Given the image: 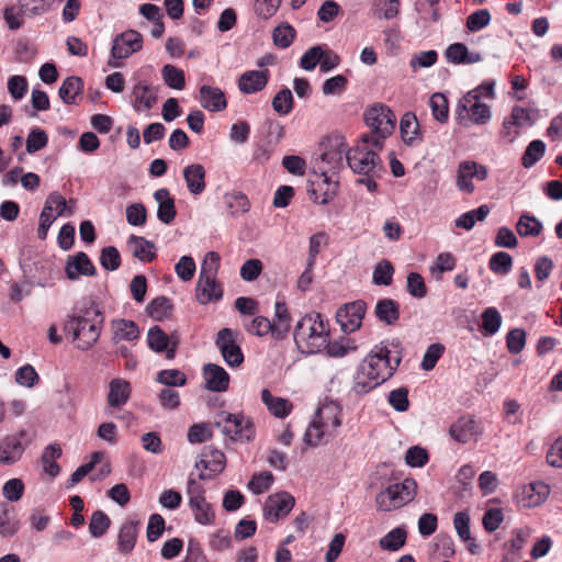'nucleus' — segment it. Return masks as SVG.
<instances>
[{
  "label": "nucleus",
  "mask_w": 562,
  "mask_h": 562,
  "mask_svg": "<svg viewBox=\"0 0 562 562\" xmlns=\"http://www.w3.org/2000/svg\"><path fill=\"white\" fill-rule=\"evenodd\" d=\"M182 173L190 193L199 195L205 190V169L201 164L184 167Z\"/></svg>",
  "instance_id": "c756f323"
},
{
  "label": "nucleus",
  "mask_w": 562,
  "mask_h": 562,
  "mask_svg": "<svg viewBox=\"0 0 562 562\" xmlns=\"http://www.w3.org/2000/svg\"><path fill=\"white\" fill-rule=\"evenodd\" d=\"M82 89V79L76 76H70L63 81L58 93L64 103L74 104L76 103L77 95L81 93Z\"/></svg>",
  "instance_id": "4c0bfd02"
},
{
  "label": "nucleus",
  "mask_w": 562,
  "mask_h": 562,
  "mask_svg": "<svg viewBox=\"0 0 562 562\" xmlns=\"http://www.w3.org/2000/svg\"><path fill=\"white\" fill-rule=\"evenodd\" d=\"M189 506L194 515L196 522L201 525H211L214 522L215 514L210 503L206 499H200L189 503Z\"/></svg>",
  "instance_id": "c03bdc74"
},
{
  "label": "nucleus",
  "mask_w": 562,
  "mask_h": 562,
  "mask_svg": "<svg viewBox=\"0 0 562 562\" xmlns=\"http://www.w3.org/2000/svg\"><path fill=\"white\" fill-rule=\"evenodd\" d=\"M14 380L19 385L32 387L38 382V374L34 367L25 364L15 371Z\"/></svg>",
  "instance_id": "774afa93"
},
{
  "label": "nucleus",
  "mask_w": 562,
  "mask_h": 562,
  "mask_svg": "<svg viewBox=\"0 0 562 562\" xmlns=\"http://www.w3.org/2000/svg\"><path fill=\"white\" fill-rule=\"evenodd\" d=\"M164 82L171 89L182 90L186 87L184 72L173 65H165L161 69Z\"/></svg>",
  "instance_id": "79ce46f5"
},
{
  "label": "nucleus",
  "mask_w": 562,
  "mask_h": 562,
  "mask_svg": "<svg viewBox=\"0 0 562 562\" xmlns=\"http://www.w3.org/2000/svg\"><path fill=\"white\" fill-rule=\"evenodd\" d=\"M456 114L459 124L463 126H467L469 122L484 125L492 117L490 106L480 102V93L477 91H469L459 100Z\"/></svg>",
  "instance_id": "1a4fd4ad"
},
{
  "label": "nucleus",
  "mask_w": 562,
  "mask_h": 562,
  "mask_svg": "<svg viewBox=\"0 0 562 562\" xmlns=\"http://www.w3.org/2000/svg\"><path fill=\"white\" fill-rule=\"evenodd\" d=\"M405 541L406 531L403 528L397 527L389 531L383 538H381L380 547L383 550L397 551L405 544Z\"/></svg>",
  "instance_id": "3c124183"
},
{
  "label": "nucleus",
  "mask_w": 562,
  "mask_h": 562,
  "mask_svg": "<svg viewBox=\"0 0 562 562\" xmlns=\"http://www.w3.org/2000/svg\"><path fill=\"white\" fill-rule=\"evenodd\" d=\"M261 400L269 412L276 417H285L292 411V404L288 400L273 396L268 389L262 390Z\"/></svg>",
  "instance_id": "c9c22d12"
},
{
  "label": "nucleus",
  "mask_w": 562,
  "mask_h": 562,
  "mask_svg": "<svg viewBox=\"0 0 562 562\" xmlns=\"http://www.w3.org/2000/svg\"><path fill=\"white\" fill-rule=\"evenodd\" d=\"M406 289L415 299H423L427 295V288L424 278L418 272H411L407 276Z\"/></svg>",
  "instance_id": "0e129e2a"
},
{
  "label": "nucleus",
  "mask_w": 562,
  "mask_h": 562,
  "mask_svg": "<svg viewBox=\"0 0 562 562\" xmlns=\"http://www.w3.org/2000/svg\"><path fill=\"white\" fill-rule=\"evenodd\" d=\"M546 153V144L540 139H535L527 146L521 164L525 168H531L538 162Z\"/></svg>",
  "instance_id": "49530a36"
},
{
  "label": "nucleus",
  "mask_w": 562,
  "mask_h": 562,
  "mask_svg": "<svg viewBox=\"0 0 562 562\" xmlns=\"http://www.w3.org/2000/svg\"><path fill=\"white\" fill-rule=\"evenodd\" d=\"M133 108L137 112L149 111L157 102V93L150 86L136 83L132 89Z\"/></svg>",
  "instance_id": "bb28decb"
},
{
  "label": "nucleus",
  "mask_w": 562,
  "mask_h": 562,
  "mask_svg": "<svg viewBox=\"0 0 562 562\" xmlns=\"http://www.w3.org/2000/svg\"><path fill=\"white\" fill-rule=\"evenodd\" d=\"M132 387L128 381L115 378L109 383L108 405L113 408L123 407L131 397Z\"/></svg>",
  "instance_id": "b1692460"
},
{
  "label": "nucleus",
  "mask_w": 562,
  "mask_h": 562,
  "mask_svg": "<svg viewBox=\"0 0 562 562\" xmlns=\"http://www.w3.org/2000/svg\"><path fill=\"white\" fill-rule=\"evenodd\" d=\"M490 214V207L486 204L479 206L477 209L471 210L461 214L457 217L454 224L459 228L470 231L474 227L476 222H483Z\"/></svg>",
  "instance_id": "58836bf2"
},
{
  "label": "nucleus",
  "mask_w": 562,
  "mask_h": 562,
  "mask_svg": "<svg viewBox=\"0 0 562 562\" xmlns=\"http://www.w3.org/2000/svg\"><path fill=\"white\" fill-rule=\"evenodd\" d=\"M100 265L109 271H115L121 266V256L114 246L104 247L100 254Z\"/></svg>",
  "instance_id": "69168bd1"
},
{
  "label": "nucleus",
  "mask_w": 562,
  "mask_h": 562,
  "mask_svg": "<svg viewBox=\"0 0 562 562\" xmlns=\"http://www.w3.org/2000/svg\"><path fill=\"white\" fill-rule=\"evenodd\" d=\"M429 105L432 111L434 117L440 122L443 123L448 120V101L446 97L441 93H435L429 99Z\"/></svg>",
  "instance_id": "680f3d73"
},
{
  "label": "nucleus",
  "mask_w": 562,
  "mask_h": 562,
  "mask_svg": "<svg viewBox=\"0 0 562 562\" xmlns=\"http://www.w3.org/2000/svg\"><path fill=\"white\" fill-rule=\"evenodd\" d=\"M48 136L42 128L35 127L31 130L26 138V151L34 154L47 146Z\"/></svg>",
  "instance_id": "052dcab7"
},
{
  "label": "nucleus",
  "mask_w": 562,
  "mask_h": 562,
  "mask_svg": "<svg viewBox=\"0 0 562 562\" xmlns=\"http://www.w3.org/2000/svg\"><path fill=\"white\" fill-rule=\"evenodd\" d=\"M542 228V223L537 217L528 214H522L516 224V231L521 237H536Z\"/></svg>",
  "instance_id": "ea45409f"
},
{
  "label": "nucleus",
  "mask_w": 562,
  "mask_h": 562,
  "mask_svg": "<svg viewBox=\"0 0 562 562\" xmlns=\"http://www.w3.org/2000/svg\"><path fill=\"white\" fill-rule=\"evenodd\" d=\"M417 493V483L412 477H406L401 483H394L378 493L375 506L378 510L391 512L411 503Z\"/></svg>",
  "instance_id": "6e6552de"
},
{
  "label": "nucleus",
  "mask_w": 562,
  "mask_h": 562,
  "mask_svg": "<svg viewBox=\"0 0 562 562\" xmlns=\"http://www.w3.org/2000/svg\"><path fill=\"white\" fill-rule=\"evenodd\" d=\"M225 204L233 216L248 212L250 203L248 198L240 192L228 193L224 196Z\"/></svg>",
  "instance_id": "09e8293b"
},
{
  "label": "nucleus",
  "mask_w": 562,
  "mask_h": 562,
  "mask_svg": "<svg viewBox=\"0 0 562 562\" xmlns=\"http://www.w3.org/2000/svg\"><path fill=\"white\" fill-rule=\"evenodd\" d=\"M103 325V316L99 307L91 304L81 308L65 323L64 329L72 335L76 347L80 350H89L100 337Z\"/></svg>",
  "instance_id": "f03ea898"
},
{
  "label": "nucleus",
  "mask_w": 562,
  "mask_h": 562,
  "mask_svg": "<svg viewBox=\"0 0 562 562\" xmlns=\"http://www.w3.org/2000/svg\"><path fill=\"white\" fill-rule=\"evenodd\" d=\"M366 314V303L355 301L339 307L336 313V319L345 333H352L360 328Z\"/></svg>",
  "instance_id": "dca6fc26"
},
{
  "label": "nucleus",
  "mask_w": 562,
  "mask_h": 562,
  "mask_svg": "<svg viewBox=\"0 0 562 562\" xmlns=\"http://www.w3.org/2000/svg\"><path fill=\"white\" fill-rule=\"evenodd\" d=\"M338 182L330 180L323 171L319 176H316L315 180H310L307 184V193L310 199L314 203L327 204L337 194Z\"/></svg>",
  "instance_id": "2eb2a0df"
},
{
  "label": "nucleus",
  "mask_w": 562,
  "mask_h": 562,
  "mask_svg": "<svg viewBox=\"0 0 562 562\" xmlns=\"http://www.w3.org/2000/svg\"><path fill=\"white\" fill-rule=\"evenodd\" d=\"M110 525L111 520L109 516L101 510H97L90 517L89 532L91 537L100 538L103 535H105V532L110 528Z\"/></svg>",
  "instance_id": "864d4df0"
},
{
  "label": "nucleus",
  "mask_w": 562,
  "mask_h": 562,
  "mask_svg": "<svg viewBox=\"0 0 562 562\" xmlns=\"http://www.w3.org/2000/svg\"><path fill=\"white\" fill-rule=\"evenodd\" d=\"M26 430H20L14 435L5 436L0 440V464L11 465L23 456L30 443Z\"/></svg>",
  "instance_id": "f8f14e48"
},
{
  "label": "nucleus",
  "mask_w": 562,
  "mask_h": 562,
  "mask_svg": "<svg viewBox=\"0 0 562 562\" xmlns=\"http://www.w3.org/2000/svg\"><path fill=\"white\" fill-rule=\"evenodd\" d=\"M292 317L288 305L284 301H277L274 303V315L271 319L273 327V339L283 340L290 333Z\"/></svg>",
  "instance_id": "4be33fe9"
},
{
  "label": "nucleus",
  "mask_w": 562,
  "mask_h": 562,
  "mask_svg": "<svg viewBox=\"0 0 562 562\" xmlns=\"http://www.w3.org/2000/svg\"><path fill=\"white\" fill-rule=\"evenodd\" d=\"M202 465L205 470L210 471V474H200L201 480L210 479L212 474L221 473L225 468V456L222 451L216 449H209L202 454V459L196 467Z\"/></svg>",
  "instance_id": "72a5a7b5"
},
{
  "label": "nucleus",
  "mask_w": 562,
  "mask_h": 562,
  "mask_svg": "<svg viewBox=\"0 0 562 562\" xmlns=\"http://www.w3.org/2000/svg\"><path fill=\"white\" fill-rule=\"evenodd\" d=\"M147 342L153 351H166L167 359H173L179 340L175 335L169 337L159 326H153L147 333Z\"/></svg>",
  "instance_id": "a211bd4d"
},
{
  "label": "nucleus",
  "mask_w": 562,
  "mask_h": 562,
  "mask_svg": "<svg viewBox=\"0 0 562 562\" xmlns=\"http://www.w3.org/2000/svg\"><path fill=\"white\" fill-rule=\"evenodd\" d=\"M491 22V13L487 9H480L471 13L467 19V29L470 32H479Z\"/></svg>",
  "instance_id": "e2e57ef3"
},
{
  "label": "nucleus",
  "mask_w": 562,
  "mask_h": 562,
  "mask_svg": "<svg viewBox=\"0 0 562 562\" xmlns=\"http://www.w3.org/2000/svg\"><path fill=\"white\" fill-rule=\"evenodd\" d=\"M371 142L362 138L346 153L348 166L355 173L363 176H378L382 170L379 151Z\"/></svg>",
  "instance_id": "0eeeda50"
},
{
  "label": "nucleus",
  "mask_w": 562,
  "mask_h": 562,
  "mask_svg": "<svg viewBox=\"0 0 562 562\" xmlns=\"http://www.w3.org/2000/svg\"><path fill=\"white\" fill-rule=\"evenodd\" d=\"M143 47V36L135 30H127L113 40L111 56L114 59H123L140 50Z\"/></svg>",
  "instance_id": "4468645a"
},
{
  "label": "nucleus",
  "mask_w": 562,
  "mask_h": 562,
  "mask_svg": "<svg viewBox=\"0 0 562 562\" xmlns=\"http://www.w3.org/2000/svg\"><path fill=\"white\" fill-rule=\"evenodd\" d=\"M394 267L392 263L383 259L376 263L372 274V282L375 285H390L393 280Z\"/></svg>",
  "instance_id": "603ef678"
},
{
  "label": "nucleus",
  "mask_w": 562,
  "mask_h": 562,
  "mask_svg": "<svg viewBox=\"0 0 562 562\" xmlns=\"http://www.w3.org/2000/svg\"><path fill=\"white\" fill-rule=\"evenodd\" d=\"M273 43L279 48H288L294 41L295 30L289 23H282L273 30Z\"/></svg>",
  "instance_id": "5fc2aeb1"
},
{
  "label": "nucleus",
  "mask_w": 562,
  "mask_h": 562,
  "mask_svg": "<svg viewBox=\"0 0 562 562\" xmlns=\"http://www.w3.org/2000/svg\"><path fill=\"white\" fill-rule=\"evenodd\" d=\"M549 494L550 486L542 481H538L524 486L518 502L524 508L538 507L544 503Z\"/></svg>",
  "instance_id": "6ab92c4d"
},
{
  "label": "nucleus",
  "mask_w": 562,
  "mask_h": 562,
  "mask_svg": "<svg viewBox=\"0 0 562 562\" xmlns=\"http://www.w3.org/2000/svg\"><path fill=\"white\" fill-rule=\"evenodd\" d=\"M418 122L414 114L405 113L400 122L402 139L407 145H413L418 135Z\"/></svg>",
  "instance_id": "a19ab883"
},
{
  "label": "nucleus",
  "mask_w": 562,
  "mask_h": 562,
  "mask_svg": "<svg viewBox=\"0 0 562 562\" xmlns=\"http://www.w3.org/2000/svg\"><path fill=\"white\" fill-rule=\"evenodd\" d=\"M20 529V521L16 518L15 509L12 505L0 503V536L3 538L13 537Z\"/></svg>",
  "instance_id": "2f4dec72"
},
{
  "label": "nucleus",
  "mask_w": 562,
  "mask_h": 562,
  "mask_svg": "<svg viewBox=\"0 0 562 562\" xmlns=\"http://www.w3.org/2000/svg\"><path fill=\"white\" fill-rule=\"evenodd\" d=\"M56 0H18L21 10L30 16L41 15L47 12Z\"/></svg>",
  "instance_id": "13d9d810"
},
{
  "label": "nucleus",
  "mask_w": 562,
  "mask_h": 562,
  "mask_svg": "<svg viewBox=\"0 0 562 562\" xmlns=\"http://www.w3.org/2000/svg\"><path fill=\"white\" fill-rule=\"evenodd\" d=\"M400 346L398 340H387L371 349L355 375L352 390L357 394L369 393L394 374L402 360Z\"/></svg>",
  "instance_id": "f257e3e1"
},
{
  "label": "nucleus",
  "mask_w": 562,
  "mask_h": 562,
  "mask_svg": "<svg viewBox=\"0 0 562 562\" xmlns=\"http://www.w3.org/2000/svg\"><path fill=\"white\" fill-rule=\"evenodd\" d=\"M220 261L221 258L217 252L209 251L201 263L195 285V297L201 305H206L212 301H220L223 297V289L216 280Z\"/></svg>",
  "instance_id": "39448f33"
},
{
  "label": "nucleus",
  "mask_w": 562,
  "mask_h": 562,
  "mask_svg": "<svg viewBox=\"0 0 562 562\" xmlns=\"http://www.w3.org/2000/svg\"><path fill=\"white\" fill-rule=\"evenodd\" d=\"M127 246L132 255L143 262H151L156 258V247L153 241L142 236L131 235Z\"/></svg>",
  "instance_id": "7c9ffc66"
},
{
  "label": "nucleus",
  "mask_w": 562,
  "mask_h": 562,
  "mask_svg": "<svg viewBox=\"0 0 562 562\" xmlns=\"http://www.w3.org/2000/svg\"><path fill=\"white\" fill-rule=\"evenodd\" d=\"M195 270L196 265L190 256H182L175 266L176 274L184 282L193 279Z\"/></svg>",
  "instance_id": "338daca9"
},
{
  "label": "nucleus",
  "mask_w": 562,
  "mask_h": 562,
  "mask_svg": "<svg viewBox=\"0 0 562 562\" xmlns=\"http://www.w3.org/2000/svg\"><path fill=\"white\" fill-rule=\"evenodd\" d=\"M154 199L158 203L157 217L164 224H170L176 215L175 200L170 196L169 190L161 188L155 191Z\"/></svg>",
  "instance_id": "cd10ccee"
},
{
  "label": "nucleus",
  "mask_w": 562,
  "mask_h": 562,
  "mask_svg": "<svg viewBox=\"0 0 562 562\" xmlns=\"http://www.w3.org/2000/svg\"><path fill=\"white\" fill-rule=\"evenodd\" d=\"M375 315L380 322L393 325L400 318V305L392 299H382L375 305Z\"/></svg>",
  "instance_id": "e433bc0d"
},
{
  "label": "nucleus",
  "mask_w": 562,
  "mask_h": 562,
  "mask_svg": "<svg viewBox=\"0 0 562 562\" xmlns=\"http://www.w3.org/2000/svg\"><path fill=\"white\" fill-rule=\"evenodd\" d=\"M65 270L69 280H76L79 276L92 277L95 274V267L82 251L68 259Z\"/></svg>",
  "instance_id": "a878e982"
},
{
  "label": "nucleus",
  "mask_w": 562,
  "mask_h": 562,
  "mask_svg": "<svg viewBox=\"0 0 562 562\" xmlns=\"http://www.w3.org/2000/svg\"><path fill=\"white\" fill-rule=\"evenodd\" d=\"M272 108L280 115H288L293 109V95L289 88L281 89L272 99Z\"/></svg>",
  "instance_id": "6e6d98bb"
},
{
  "label": "nucleus",
  "mask_w": 562,
  "mask_h": 562,
  "mask_svg": "<svg viewBox=\"0 0 562 562\" xmlns=\"http://www.w3.org/2000/svg\"><path fill=\"white\" fill-rule=\"evenodd\" d=\"M364 120L370 127V134H363L362 140L371 142L378 149H382L384 140L393 133L396 125V116L384 104H375L364 113Z\"/></svg>",
  "instance_id": "423d86ee"
},
{
  "label": "nucleus",
  "mask_w": 562,
  "mask_h": 562,
  "mask_svg": "<svg viewBox=\"0 0 562 562\" xmlns=\"http://www.w3.org/2000/svg\"><path fill=\"white\" fill-rule=\"evenodd\" d=\"M482 329L485 335H495L502 326V316L496 307H487L482 313Z\"/></svg>",
  "instance_id": "de8ad7c7"
},
{
  "label": "nucleus",
  "mask_w": 562,
  "mask_h": 562,
  "mask_svg": "<svg viewBox=\"0 0 562 562\" xmlns=\"http://www.w3.org/2000/svg\"><path fill=\"white\" fill-rule=\"evenodd\" d=\"M60 456L61 449L58 445L47 446L42 454L44 471L53 477L59 473V467L56 463V459H58Z\"/></svg>",
  "instance_id": "a18cd8bd"
},
{
  "label": "nucleus",
  "mask_w": 562,
  "mask_h": 562,
  "mask_svg": "<svg viewBox=\"0 0 562 562\" xmlns=\"http://www.w3.org/2000/svg\"><path fill=\"white\" fill-rule=\"evenodd\" d=\"M293 336L303 352L317 353L328 345V324L319 313L306 314L297 322Z\"/></svg>",
  "instance_id": "7ed1b4c3"
},
{
  "label": "nucleus",
  "mask_w": 562,
  "mask_h": 562,
  "mask_svg": "<svg viewBox=\"0 0 562 562\" xmlns=\"http://www.w3.org/2000/svg\"><path fill=\"white\" fill-rule=\"evenodd\" d=\"M491 271L498 274H507L513 267V258L508 252H495L488 261Z\"/></svg>",
  "instance_id": "4d7b16f0"
},
{
  "label": "nucleus",
  "mask_w": 562,
  "mask_h": 562,
  "mask_svg": "<svg viewBox=\"0 0 562 562\" xmlns=\"http://www.w3.org/2000/svg\"><path fill=\"white\" fill-rule=\"evenodd\" d=\"M445 57L448 63L454 65H472L482 60V55L479 52H469L463 43L449 45L445 52Z\"/></svg>",
  "instance_id": "393cba45"
},
{
  "label": "nucleus",
  "mask_w": 562,
  "mask_h": 562,
  "mask_svg": "<svg viewBox=\"0 0 562 562\" xmlns=\"http://www.w3.org/2000/svg\"><path fill=\"white\" fill-rule=\"evenodd\" d=\"M215 345L229 367L235 368L243 363L244 355L240 347L236 344L235 333L232 329H221L216 335Z\"/></svg>",
  "instance_id": "ddd939ff"
},
{
  "label": "nucleus",
  "mask_w": 562,
  "mask_h": 562,
  "mask_svg": "<svg viewBox=\"0 0 562 562\" xmlns=\"http://www.w3.org/2000/svg\"><path fill=\"white\" fill-rule=\"evenodd\" d=\"M449 434L457 442L467 443L475 435V420L471 417H461L450 426Z\"/></svg>",
  "instance_id": "f704fd0d"
},
{
  "label": "nucleus",
  "mask_w": 562,
  "mask_h": 562,
  "mask_svg": "<svg viewBox=\"0 0 562 562\" xmlns=\"http://www.w3.org/2000/svg\"><path fill=\"white\" fill-rule=\"evenodd\" d=\"M294 504V497L286 492L270 495L265 502L263 515L267 520L276 522L280 518L288 516Z\"/></svg>",
  "instance_id": "f3484780"
},
{
  "label": "nucleus",
  "mask_w": 562,
  "mask_h": 562,
  "mask_svg": "<svg viewBox=\"0 0 562 562\" xmlns=\"http://www.w3.org/2000/svg\"><path fill=\"white\" fill-rule=\"evenodd\" d=\"M202 375L209 391L225 392L228 389L229 374L223 367L215 363L204 364Z\"/></svg>",
  "instance_id": "aec40b11"
},
{
  "label": "nucleus",
  "mask_w": 562,
  "mask_h": 562,
  "mask_svg": "<svg viewBox=\"0 0 562 562\" xmlns=\"http://www.w3.org/2000/svg\"><path fill=\"white\" fill-rule=\"evenodd\" d=\"M139 521L136 519H127L121 527L119 532L117 549L122 553H130L136 543L138 535Z\"/></svg>",
  "instance_id": "473e14b6"
},
{
  "label": "nucleus",
  "mask_w": 562,
  "mask_h": 562,
  "mask_svg": "<svg viewBox=\"0 0 562 562\" xmlns=\"http://www.w3.org/2000/svg\"><path fill=\"white\" fill-rule=\"evenodd\" d=\"M112 340L117 344L120 341H133L139 337V329L135 322L117 318L111 322Z\"/></svg>",
  "instance_id": "c85d7f7f"
},
{
  "label": "nucleus",
  "mask_w": 562,
  "mask_h": 562,
  "mask_svg": "<svg viewBox=\"0 0 562 562\" xmlns=\"http://www.w3.org/2000/svg\"><path fill=\"white\" fill-rule=\"evenodd\" d=\"M269 81V70H248L238 78V89L245 94L263 90Z\"/></svg>",
  "instance_id": "412c9836"
},
{
  "label": "nucleus",
  "mask_w": 562,
  "mask_h": 562,
  "mask_svg": "<svg viewBox=\"0 0 562 562\" xmlns=\"http://www.w3.org/2000/svg\"><path fill=\"white\" fill-rule=\"evenodd\" d=\"M172 308L171 302L166 296H158L154 299L146 307L147 314L156 319L162 321L168 317Z\"/></svg>",
  "instance_id": "8fccbe9b"
},
{
  "label": "nucleus",
  "mask_w": 562,
  "mask_h": 562,
  "mask_svg": "<svg viewBox=\"0 0 562 562\" xmlns=\"http://www.w3.org/2000/svg\"><path fill=\"white\" fill-rule=\"evenodd\" d=\"M341 425V408L334 401H325L318 407L315 416L304 434V442L308 447H317L323 443L325 437L335 435Z\"/></svg>",
  "instance_id": "20e7f679"
},
{
  "label": "nucleus",
  "mask_w": 562,
  "mask_h": 562,
  "mask_svg": "<svg viewBox=\"0 0 562 562\" xmlns=\"http://www.w3.org/2000/svg\"><path fill=\"white\" fill-rule=\"evenodd\" d=\"M157 381L166 385V387L183 386L187 383V376L178 369H166L158 373Z\"/></svg>",
  "instance_id": "bf43d9fd"
},
{
  "label": "nucleus",
  "mask_w": 562,
  "mask_h": 562,
  "mask_svg": "<svg viewBox=\"0 0 562 562\" xmlns=\"http://www.w3.org/2000/svg\"><path fill=\"white\" fill-rule=\"evenodd\" d=\"M401 0H374V15L379 19L393 20L398 16Z\"/></svg>",
  "instance_id": "37998d69"
},
{
  "label": "nucleus",
  "mask_w": 562,
  "mask_h": 562,
  "mask_svg": "<svg viewBox=\"0 0 562 562\" xmlns=\"http://www.w3.org/2000/svg\"><path fill=\"white\" fill-rule=\"evenodd\" d=\"M215 426L234 441H250L255 438L254 423L244 414L221 412L215 418Z\"/></svg>",
  "instance_id": "9d476101"
},
{
  "label": "nucleus",
  "mask_w": 562,
  "mask_h": 562,
  "mask_svg": "<svg viewBox=\"0 0 562 562\" xmlns=\"http://www.w3.org/2000/svg\"><path fill=\"white\" fill-rule=\"evenodd\" d=\"M199 102L202 108L211 112L223 111L227 106L225 94L218 87L201 86Z\"/></svg>",
  "instance_id": "5701e85b"
},
{
  "label": "nucleus",
  "mask_w": 562,
  "mask_h": 562,
  "mask_svg": "<svg viewBox=\"0 0 562 562\" xmlns=\"http://www.w3.org/2000/svg\"><path fill=\"white\" fill-rule=\"evenodd\" d=\"M487 176L488 170L484 165L473 160H464L458 166L456 186L459 191L472 194L475 190L472 180L484 181Z\"/></svg>",
  "instance_id": "9b49d317"
}]
</instances>
